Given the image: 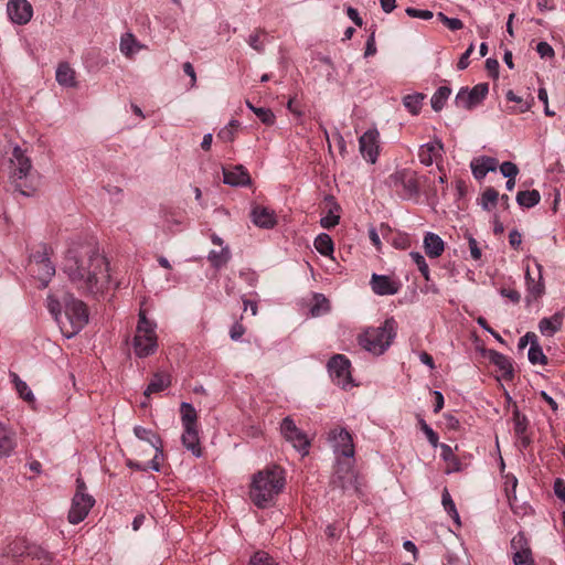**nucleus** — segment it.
Instances as JSON below:
<instances>
[{"mask_svg": "<svg viewBox=\"0 0 565 565\" xmlns=\"http://www.w3.org/2000/svg\"><path fill=\"white\" fill-rule=\"evenodd\" d=\"M507 99L509 102L516 103L518 106L513 107L512 110L514 113H525L531 109L534 105V97L529 95L527 98L520 97L513 93V90H509L507 93Z\"/></svg>", "mask_w": 565, "mask_h": 565, "instance_id": "nucleus-39", "label": "nucleus"}, {"mask_svg": "<svg viewBox=\"0 0 565 565\" xmlns=\"http://www.w3.org/2000/svg\"><path fill=\"white\" fill-rule=\"evenodd\" d=\"M265 31L258 30L255 33L250 34L247 39L248 45L254 49L258 53H263L265 51Z\"/></svg>", "mask_w": 565, "mask_h": 565, "instance_id": "nucleus-51", "label": "nucleus"}, {"mask_svg": "<svg viewBox=\"0 0 565 565\" xmlns=\"http://www.w3.org/2000/svg\"><path fill=\"white\" fill-rule=\"evenodd\" d=\"M157 348V334H135L134 351L138 358H147L153 354Z\"/></svg>", "mask_w": 565, "mask_h": 565, "instance_id": "nucleus-19", "label": "nucleus"}, {"mask_svg": "<svg viewBox=\"0 0 565 565\" xmlns=\"http://www.w3.org/2000/svg\"><path fill=\"white\" fill-rule=\"evenodd\" d=\"M15 446L17 443L14 431L0 423V458H7L11 456Z\"/></svg>", "mask_w": 565, "mask_h": 565, "instance_id": "nucleus-25", "label": "nucleus"}, {"mask_svg": "<svg viewBox=\"0 0 565 565\" xmlns=\"http://www.w3.org/2000/svg\"><path fill=\"white\" fill-rule=\"evenodd\" d=\"M379 137L376 129L366 130L359 139L362 157L370 163H375L379 156Z\"/></svg>", "mask_w": 565, "mask_h": 565, "instance_id": "nucleus-13", "label": "nucleus"}, {"mask_svg": "<svg viewBox=\"0 0 565 565\" xmlns=\"http://www.w3.org/2000/svg\"><path fill=\"white\" fill-rule=\"evenodd\" d=\"M418 423H419L420 429L426 435L429 444L433 447H437L438 440H439L437 433H435L434 429L429 425H427V423L423 418L419 417Z\"/></svg>", "mask_w": 565, "mask_h": 565, "instance_id": "nucleus-57", "label": "nucleus"}, {"mask_svg": "<svg viewBox=\"0 0 565 565\" xmlns=\"http://www.w3.org/2000/svg\"><path fill=\"white\" fill-rule=\"evenodd\" d=\"M537 268V278L533 277L530 269H526L525 280L527 286L529 294L534 298H539L544 294V284L542 281V267L540 264H536Z\"/></svg>", "mask_w": 565, "mask_h": 565, "instance_id": "nucleus-30", "label": "nucleus"}, {"mask_svg": "<svg viewBox=\"0 0 565 565\" xmlns=\"http://www.w3.org/2000/svg\"><path fill=\"white\" fill-rule=\"evenodd\" d=\"M313 245L322 256H330L334 249L333 241L327 233L319 234L316 237Z\"/></svg>", "mask_w": 565, "mask_h": 565, "instance_id": "nucleus-40", "label": "nucleus"}, {"mask_svg": "<svg viewBox=\"0 0 565 565\" xmlns=\"http://www.w3.org/2000/svg\"><path fill=\"white\" fill-rule=\"evenodd\" d=\"M230 259L231 252L227 246L223 247L221 250L213 249L207 255V260L215 269H220L221 267L225 266Z\"/></svg>", "mask_w": 565, "mask_h": 565, "instance_id": "nucleus-38", "label": "nucleus"}, {"mask_svg": "<svg viewBox=\"0 0 565 565\" xmlns=\"http://www.w3.org/2000/svg\"><path fill=\"white\" fill-rule=\"evenodd\" d=\"M30 542L24 537H18L6 547V554L13 558L26 557Z\"/></svg>", "mask_w": 565, "mask_h": 565, "instance_id": "nucleus-33", "label": "nucleus"}, {"mask_svg": "<svg viewBox=\"0 0 565 565\" xmlns=\"http://www.w3.org/2000/svg\"><path fill=\"white\" fill-rule=\"evenodd\" d=\"M504 396L508 403V407L512 408V422L513 429L515 435L520 438L523 447H527L530 445V438L526 435L527 429V418L522 415L516 406V403L512 399L509 393L504 390Z\"/></svg>", "mask_w": 565, "mask_h": 565, "instance_id": "nucleus-14", "label": "nucleus"}, {"mask_svg": "<svg viewBox=\"0 0 565 565\" xmlns=\"http://www.w3.org/2000/svg\"><path fill=\"white\" fill-rule=\"evenodd\" d=\"M478 205L484 211H491L494 207V188H487L481 198L478 199Z\"/></svg>", "mask_w": 565, "mask_h": 565, "instance_id": "nucleus-53", "label": "nucleus"}, {"mask_svg": "<svg viewBox=\"0 0 565 565\" xmlns=\"http://www.w3.org/2000/svg\"><path fill=\"white\" fill-rule=\"evenodd\" d=\"M503 478V491L507 497L508 503L514 513H519L521 504L515 494L518 487V479L512 473L502 475Z\"/></svg>", "mask_w": 565, "mask_h": 565, "instance_id": "nucleus-24", "label": "nucleus"}, {"mask_svg": "<svg viewBox=\"0 0 565 565\" xmlns=\"http://www.w3.org/2000/svg\"><path fill=\"white\" fill-rule=\"evenodd\" d=\"M171 385V376L169 373L166 372H156L147 388L143 392V395L146 397H149L151 394L160 393L168 388Z\"/></svg>", "mask_w": 565, "mask_h": 565, "instance_id": "nucleus-27", "label": "nucleus"}, {"mask_svg": "<svg viewBox=\"0 0 565 565\" xmlns=\"http://www.w3.org/2000/svg\"><path fill=\"white\" fill-rule=\"evenodd\" d=\"M181 422L183 428L196 427V411L192 404L182 402L180 405Z\"/></svg>", "mask_w": 565, "mask_h": 565, "instance_id": "nucleus-37", "label": "nucleus"}, {"mask_svg": "<svg viewBox=\"0 0 565 565\" xmlns=\"http://www.w3.org/2000/svg\"><path fill=\"white\" fill-rule=\"evenodd\" d=\"M424 249L428 257L437 258L443 254L445 243L439 235L427 232L424 236Z\"/></svg>", "mask_w": 565, "mask_h": 565, "instance_id": "nucleus-26", "label": "nucleus"}, {"mask_svg": "<svg viewBox=\"0 0 565 565\" xmlns=\"http://www.w3.org/2000/svg\"><path fill=\"white\" fill-rule=\"evenodd\" d=\"M473 178L482 181L489 172H494V157L478 156L470 162Z\"/></svg>", "mask_w": 565, "mask_h": 565, "instance_id": "nucleus-22", "label": "nucleus"}, {"mask_svg": "<svg viewBox=\"0 0 565 565\" xmlns=\"http://www.w3.org/2000/svg\"><path fill=\"white\" fill-rule=\"evenodd\" d=\"M64 318L61 331L67 338L76 335L88 322V311L86 305L67 294L64 297Z\"/></svg>", "mask_w": 565, "mask_h": 565, "instance_id": "nucleus-5", "label": "nucleus"}, {"mask_svg": "<svg viewBox=\"0 0 565 565\" xmlns=\"http://www.w3.org/2000/svg\"><path fill=\"white\" fill-rule=\"evenodd\" d=\"M444 151V145L440 140L427 142L420 146L418 151V158L422 164L429 167L434 160L441 156Z\"/></svg>", "mask_w": 565, "mask_h": 565, "instance_id": "nucleus-23", "label": "nucleus"}, {"mask_svg": "<svg viewBox=\"0 0 565 565\" xmlns=\"http://www.w3.org/2000/svg\"><path fill=\"white\" fill-rule=\"evenodd\" d=\"M134 434L138 439L147 441L152 448L158 449V454L161 455L162 439L159 435L142 426H135Z\"/></svg>", "mask_w": 565, "mask_h": 565, "instance_id": "nucleus-32", "label": "nucleus"}, {"mask_svg": "<svg viewBox=\"0 0 565 565\" xmlns=\"http://www.w3.org/2000/svg\"><path fill=\"white\" fill-rule=\"evenodd\" d=\"M510 548L513 565H535L529 540L523 532L512 537Z\"/></svg>", "mask_w": 565, "mask_h": 565, "instance_id": "nucleus-12", "label": "nucleus"}, {"mask_svg": "<svg viewBox=\"0 0 565 565\" xmlns=\"http://www.w3.org/2000/svg\"><path fill=\"white\" fill-rule=\"evenodd\" d=\"M181 440L182 445L191 451L193 456L196 458L202 457V449L196 427L184 428Z\"/></svg>", "mask_w": 565, "mask_h": 565, "instance_id": "nucleus-28", "label": "nucleus"}, {"mask_svg": "<svg viewBox=\"0 0 565 565\" xmlns=\"http://www.w3.org/2000/svg\"><path fill=\"white\" fill-rule=\"evenodd\" d=\"M387 184L395 190L403 200H411L418 196L420 188L416 172L403 169L394 172L387 179Z\"/></svg>", "mask_w": 565, "mask_h": 565, "instance_id": "nucleus-7", "label": "nucleus"}, {"mask_svg": "<svg viewBox=\"0 0 565 565\" xmlns=\"http://www.w3.org/2000/svg\"><path fill=\"white\" fill-rule=\"evenodd\" d=\"M56 81L65 87L75 86V72L67 63H61L56 70Z\"/></svg>", "mask_w": 565, "mask_h": 565, "instance_id": "nucleus-34", "label": "nucleus"}, {"mask_svg": "<svg viewBox=\"0 0 565 565\" xmlns=\"http://www.w3.org/2000/svg\"><path fill=\"white\" fill-rule=\"evenodd\" d=\"M450 94L451 89L448 86H440L430 98L431 108L435 111H440L444 108Z\"/></svg>", "mask_w": 565, "mask_h": 565, "instance_id": "nucleus-42", "label": "nucleus"}, {"mask_svg": "<svg viewBox=\"0 0 565 565\" xmlns=\"http://www.w3.org/2000/svg\"><path fill=\"white\" fill-rule=\"evenodd\" d=\"M489 93L487 83H479L472 88L461 87L456 95L455 104L457 107L470 110L482 103Z\"/></svg>", "mask_w": 565, "mask_h": 565, "instance_id": "nucleus-8", "label": "nucleus"}, {"mask_svg": "<svg viewBox=\"0 0 565 565\" xmlns=\"http://www.w3.org/2000/svg\"><path fill=\"white\" fill-rule=\"evenodd\" d=\"M409 256H411L412 260L416 264L418 270L420 271V274L423 275L425 280L429 281L430 274H429V268H428L425 257L419 252H411Z\"/></svg>", "mask_w": 565, "mask_h": 565, "instance_id": "nucleus-50", "label": "nucleus"}, {"mask_svg": "<svg viewBox=\"0 0 565 565\" xmlns=\"http://www.w3.org/2000/svg\"><path fill=\"white\" fill-rule=\"evenodd\" d=\"M181 224V221L173 212H166L163 214V226L167 231L173 232V227Z\"/></svg>", "mask_w": 565, "mask_h": 565, "instance_id": "nucleus-62", "label": "nucleus"}, {"mask_svg": "<svg viewBox=\"0 0 565 565\" xmlns=\"http://www.w3.org/2000/svg\"><path fill=\"white\" fill-rule=\"evenodd\" d=\"M562 327V319L557 315L551 318H543L539 323V329L543 334L553 335Z\"/></svg>", "mask_w": 565, "mask_h": 565, "instance_id": "nucleus-43", "label": "nucleus"}, {"mask_svg": "<svg viewBox=\"0 0 565 565\" xmlns=\"http://www.w3.org/2000/svg\"><path fill=\"white\" fill-rule=\"evenodd\" d=\"M324 200L329 203L330 210L326 216L320 218V225L323 228L330 230L337 226L340 222V216L338 214L340 205L335 202V199L332 195H327Z\"/></svg>", "mask_w": 565, "mask_h": 565, "instance_id": "nucleus-31", "label": "nucleus"}, {"mask_svg": "<svg viewBox=\"0 0 565 565\" xmlns=\"http://www.w3.org/2000/svg\"><path fill=\"white\" fill-rule=\"evenodd\" d=\"M71 284L85 296L103 294L109 285V264L92 245H76L67 249L62 265Z\"/></svg>", "mask_w": 565, "mask_h": 565, "instance_id": "nucleus-1", "label": "nucleus"}, {"mask_svg": "<svg viewBox=\"0 0 565 565\" xmlns=\"http://www.w3.org/2000/svg\"><path fill=\"white\" fill-rule=\"evenodd\" d=\"M223 182L231 186H246L252 182L248 171L242 166H234L232 169L223 168Z\"/></svg>", "mask_w": 565, "mask_h": 565, "instance_id": "nucleus-18", "label": "nucleus"}, {"mask_svg": "<svg viewBox=\"0 0 565 565\" xmlns=\"http://www.w3.org/2000/svg\"><path fill=\"white\" fill-rule=\"evenodd\" d=\"M330 309L329 300L322 294L315 295V303L310 308V312L313 317L321 316L328 312Z\"/></svg>", "mask_w": 565, "mask_h": 565, "instance_id": "nucleus-47", "label": "nucleus"}, {"mask_svg": "<svg viewBox=\"0 0 565 565\" xmlns=\"http://www.w3.org/2000/svg\"><path fill=\"white\" fill-rule=\"evenodd\" d=\"M31 262L33 263V266H39L51 262L47 255L46 245H42L41 250H36L31 255Z\"/></svg>", "mask_w": 565, "mask_h": 565, "instance_id": "nucleus-60", "label": "nucleus"}, {"mask_svg": "<svg viewBox=\"0 0 565 565\" xmlns=\"http://www.w3.org/2000/svg\"><path fill=\"white\" fill-rule=\"evenodd\" d=\"M330 486L332 489H339L343 494L363 495V479L354 469V460H337Z\"/></svg>", "mask_w": 565, "mask_h": 565, "instance_id": "nucleus-4", "label": "nucleus"}, {"mask_svg": "<svg viewBox=\"0 0 565 565\" xmlns=\"http://www.w3.org/2000/svg\"><path fill=\"white\" fill-rule=\"evenodd\" d=\"M47 309L51 315L54 317L55 321L60 324V328L63 323V315H62V305L61 302L54 298L53 296L47 297Z\"/></svg>", "mask_w": 565, "mask_h": 565, "instance_id": "nucleus-52", "label": "nucleus"}, {"mask_svg": "<svg viewBox=\"0 0 565 565\" xmlns=\"http://www.w3.org/2000/svg\"><path fill=\"white\" fill-rule=\"evenodd\" d=\"M328 371L332 379V381L345 388L349 384L352 382V376L350 372L351 362L350 360L343 355V354H335L333 355L328 364Z\"/></svg>", "mask_w": 565, "mask_h": 565, "instance_id": "nucleus-10", "label": "nucleus"}, {"mask_svg": "<svg viewBox=\"0 0 565 565\" xmlns=\"http://www.w3.org/2000/svg\"><path fill=\"white\" fill-rule=\"evenodd\" d=\"M11 382L14 384V387L17 392L19 393V396L23 398L26 402H33L34 395L28 384L22 381L17 373L11 372L10 373Z\"/></svg>", "mask_w": 565, "mask_h": 565, "instance_id": "nucleus-44", "label": "nucleus"}, {"mask_svg": "<svg viewBox=\"0 0 565 565\" xmlns=\"http://www.w3.org/2000/svg\"><path fill=\"white\" fill-rule=\"evenodd\" d=\"M536 52L542 58L553 57L555 54L553 47L544 41L537 43Z\"/></svg>", "mask_w": 565, "mask_h": 565, "instance_id": "nucleus-63", "label": "nucleus"}, {"mask_svg": "<svg viewBox=\"0 0 565 565\" xmlns=\"http://www.w3.org/2000/svg\"><path fill=\"white\" fill-rule=\"evenodd\" d=\"M26 557L36 559L41 562V564H47L52 561V555L46 550L33 543L29 544Z\"/></svg>", "mask_w": 565, "mask_h": 565, "instance_id": "nucleus-45", "label": "nucleus"}, {"mask_svg": "<svg viewBox=\"0 0 565 565\" xmlns=\"http://www.w3.org/2000/svg\"><path fill=\"white\" fill-rule=\"evenodd\" d=\"M249 565H278V564L267 552L258 551L250 557Z\"/></svg>", "mask_w": 565, "mask_h": 565, "instance_id": "nucleus-54", "label": "nucleus"}, {"mask_svg": "<svg viewBox=\"0 0 565 565\" xmlns=\"http://www.w3.org/2000/svg\"><path fill=\"white\" fill-rule=\"evenodd\" d=\"M239 127V121L238 120H235V119H232L228 125H226L225 127H223L218 134H217V138L224 142H231L234 140L235 138V132L236 130L238 129Z\"/></svg>", "mask_w": 565, "mask_h": 565, "instance_id": "nucleus-48", "label": "nucleus"}, {"mask_svg": "<svg viewBox=\"0 0 565 565\" xmlns=\"http://www.w3.org/2000/svg\"><path fill=\"white\" fill-rule=\"evenodd\" d=\"M285 471L280 466L273 465L258 471L249 490V498L259 509H266L275 503L277 495L285 487Z\"/></svg>", "mask_w": 565, "mask_h": 565, "instance_id": "nucleus-2", "label": "nucleus"}, {"mask_svg": "<svg viewBox=\"0 0 565 565\" xmlns=\"http://www.w3.org/2000/svg\"><path fill=\"white\" fill-rule=\"evenodd\" d=\"M405 12L411 18H417V19H423V20H429L434 17V13L429 10H422V9H416V8H412V7H408L405 10Z\"/></svg>", "mask_w": 565, "mask_h": 565, "instance_id": "nucleus-61", "label": "nucleus"}, {"mask_svg": "<svg viewBox=\"0 0 565 565\" xmlns=\"http://www.w3.org/2000/svg\"><path fill=\"white\" fill-rule=\"evenodd\" d=\"M253 113L265 125H273L275 122V115L269 108L257 107L253 108Z\"/></svg>", "mask_w": 565, "mask_h": 565, "instance_id": "nucleus-55", "label": "nucleus"}, {"mask_svg": "<svg viewBox=\"0 0 565 565\" xmlns=\"http://www.w3.org/2000/svg\"><path fill=\"white\" fill-rule=\"evenodd\" d=\"M7 12L13 23L23 25L31 20L33 8L28 0H9Z\"/></svg>", "mask_w": 565, "mask_h": 565, "instance_id": "nucleus-15", "label": "nucleus"}, {"mask_svg": "<svg viewBox=\"0 0 565 565\" xmlns=\"http://www.w3.org/2000/svg\"><path fill=\"white\" fill-rule=\"evenodd\" d=\"M541 201V194L537 190L519 191L516 194V202L521 207L531 209L537 205Z\"/></svg>", "mask_w": 565, "mask_h": 565, "instance_id": "nucleus-35", "label": "nucleus"}, {"mask_svg": "<svg viewBox=\"0 0 565 565\" xmlns=\"http://www.w3.org/2000/svg\"><path fill=\"white\" fill-rule=\"evenodd\" d=\"M330 439L333 441V450L338 459L354 460V444L352 435L345 428L330 431Z\"/></svg>", "mask_w": 565, "mask_h": 565, "instance_id": "nucleus-11", "label": "nucleus"}, {"mask_svg": "<svg viewBox=\"0 0 565 565\" xmlns=\"http://www.w3.org/2000/svg\"><path fill=\"white\" fill-rule=\"evenodd\" d=\"M397 323L394 318L386 319L382 326L369 328L358 338V342L365 351L383 354L396 337Z\"/></svg>", "mask_w": 565, "mask_h": 565, "instance_id": "nucleus-3", "label": "nucleus"}, {"mask_svg": "<svg viewBox=\"0 0 565 565\" xmlns=\"http://www.w3.org/2000/svg\"><path fill=\"white\" fill-rule=\"evenodd\" d=\"M441 503L445 509V511L451 516V519L455 521V523L460 526V516L456 509V504L454 500L451 499L450 493L445 488L441 494Z\"/></svg>", "mask_w": 565, "mask_h": 565, "instance_id": "nucleus-46", "label": "nucleus"}, {"mask_svg": "<svg viewBox=\"0 0 565 565\" xmlns=\"http://www.w3.org/2000/svg\"><path fill=\"white\" fill-rule=\"evenodd\" d=\"M497 369L503 372L504 376L511 377L513 374L512 364L509 360L503 355L497 352Z\"/></svg>", "mask_w": 565, "mask_h": 565, "instance_id": "nucleus-59", "label": "nucleus"}, {"mask_svg": "<svg viewBox=\"0 0 565 565\" xmlns=\"http://www.w3.org/2000/svg\"><path fill=\"white\" fill-rule=\"evenodd\" d=\"M501 174L507 179H515L519 174V168L511 161H504L499 167Z\"/></svg>", "mask_w": 565, "mask_h": 565, "instance_id": "nucleus-58", "label": "nucleus"}, {"mask_svg": "<svg viewBox=\"0 0 565 565\" xmlns=\"http://www.w3.org/2000/svg\"><path fill=\"white\" fill-rule=\"evenodd\" d=\"M33 274L41 281L42 287H46L51 278L55 275V266L52 262L45 263L32 268Z\"/></svg>", "mask_w": 565, "mask_h": 565, "instance_id": "nucleus-36", "label": "nucleus"}, {"mask_svg": "<svg viewBox=\"0 0 565 565\" xmlns=\"http://www.w3.org/2000/svg\"><path fill=\"white\" fill-rule=\"evenodd\" d=\"M250 217L253 223L260 228H273L277 223L275 212L260 205L252 209Z\"/></svg>", "mask_w": 565, "mask_h": 565, "instance_id": "nucleus-21", "label": "nucleus"}, {"mask_svg": "<svg viewBox=\"0 0 565 565\" xmlns=\"http://www.w3.org/2000/svg\"><path fill=\"white\" fill-rule=\"evenodd\" d=\"M424 98L425 95L422 93L408 94L403 97V105L412 115H418L422 109Z\"/></svg>", "mask_w": 565, "mask_h": 565, "instance_id": "nucleus-41", "label": "nucleus"}, {"mask_svg": "<svg viewBox=\"0 0 565 565\" xmlns=\"http://www.w3.org/2000/svg\"><path fill=\"white\" fill-rule=\"evenodd\" d=\"M156 324L148 320L146 312L143 310H140L139 312V320L136 329V334H156L154 332Z\"/></svg>", "mask_w": 565, "mask_h": 565, "instance_id": "nucleus-49", "label": "nucleus"}, {"mask_svg": "<svg viewBox=\"0 0 565 565\" xmlns=\"http://www.w3.org/2000/svg\"><path fill=\"white\" fill-rule=\"evenodd\" d=\"M437 19L443 22L449 30L457 31L463 28V23L458 18H448L443 12L437 13Z\"/></svg>", "mask_w": 565, "mask_h": 565, "instance_id": "nucleus-56", "label": "nucleus"}, {"mask_svg": "<svg viewBox=\"0 0 565 565\" xmlns=\"http://www.w3.org/2000/svg\"><path fill=\"white\" fill-rule=\"evenodd\" d=\"M554 492L558 499L565 502V481L557 478L554 482Z\"/></svg>", "mask_w": 565, "mask_h": 565, "instance_id": "nucleus-64", "label": "nucleus"}, {"mask_svg": "<svg viewBox=\"0 0 565 565\" xmlns=\"http://www.w3.org/2000/svg\"><path fill=\"white\" fill-rule=\"evenodd\" d=\"M10 169V179L14 183L15 190L24 196H31L35 189L28 184L26 179L31 172L32 164L29 157L25 156L19 146H15L12 150Z\"/></svg>", "mask_w": 565, "mask_h": 565, "instance_id": "nucleus-6", "label": "nucleus"}, {"mask_svg": "<svg viewBox=\"0 0 565 565\" xmlns=\"http://www.w3.org/2000/svg\"><path fill=\"white\" fill-rule=\"evenodd\" d=\"M370 284L373 292L379 296L395 295L399 289V284L386 275L373 274Z\"/></svg>", "mask_w": 565, "mask_h": 565, "instance_id": "nucleus-17", "label": "nucleus"}, {"mask_svg": "<svg viewBox=\"0 0 565 565\" xmlns=\"http://www.w3.org/2000/svg\"><path fill=\"white\" fill-rule=\"evenodd\" d=\"M94 504L95 499L93 497L74 495L67 515L68 522L72 524H78L82 522L87 516Z\"/></svg>", "mask_w": 565, "mask_h": 565, "instance_id": "nucleus-16", "label": "nucleus"}, {"mask_svg": "<svg viewBox=\"0 0 565 565\" xmlns=\"http://www.w3.org/2000/svg\"><path fill=\"white\" fill-rule=\"evenodd\" d=\"M527 342H531V347L527 352L529 361L532 364H541L545 365L547 363V358L544 354L542 348L537 343V337L535 333L527 332L524 337L520 339L519 345L521 348L525 347Z\"/></svg>", "mask_w": 565, "mask_h": 565, "instance_id": "nucleus-20", "label": "nucleus"}, {"mask_svg": "<svg viewBox=\"0 0 565 565\" xmlns=\"http://www.w3.org/2000/svg\"><path fill=\"white\" fill-rule=\"evenodd\" d=\"M119 47L126 57H132L139 51L146 49V45L141 44L132 33L126 32L120 38Z\"/></svg>", "mask_w": 565, "mask_h": 565, "instance_id": "nucleus-29", "label": "nucleus"}, {"mask_svg": "<svg viewBox=\"0 0 565 565\" xmlns=\"http://www.w3.org/2000/svg\"><path fill=\"white\" fill-rule=\"evenodd\" d=\"M280 431L284 438L299 452L302 455L309 452L310 441L307 435L296 426L294 419L285 417L280 424Z\"/></svg>", "mask_w": 565, "mask_h": 565, "instance_id": "nucleus-9", "label": "nucleus"}]
</instances>
